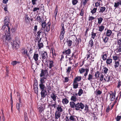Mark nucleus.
Returning <instances> with one entry per match:
<instances>
[{"instance_id": "nucleus-50", "label": "nucleus", "mask_w": 121, "mask_h": 121, "mask_svg": "<svg viewBox=\"0 0 121 121\" xmlns=\"http://www.w3.org/2000/svg\"><path fill=\"white\" fill-rule=\"evenodd\" d=\"M20 62L19 61H13L12 62L11 64L13 65V66H14L18 63L19 64Z\"/></svg>"}, {"instance_id": "nucleus-34", "label": "nucleus", "mask_w": 121, "mask_h": 121, "mask_svg": "<svg viewBox=\"0 0 121 121\" xmlns=\"http://www.w3.org/2000/svg\"><path fill=\"white\" fill-rule=\"evenodd\" d=\"M66 42L68 46L69 47L71 46L73 43L72 41V40L70 39L68 40V39H67V40Z\"/></svg>"}, {"instance_id": "nucleus-10", "label": "nucleus", "mask_w": 121, "mask_h": 121, "mask_svg": "<svg viewBox=\"0 0 121 121\" xmlns=\"http://www.w3.org/2000/svg\"><path fill=\"white\" fill-rule=\"evenodd\" d=\"M51 24V22L50 21L47 23V26L45 27V30L46 31L48 32L50 30Z\"/></svg>"}, {"instance_id": "nucleus-16", "label": "nucleus", "mask_w": 121, "mask_h": 121, "mask_svg": "<svg viewBox=\"0 0 121 121\" xmlns=\"http://www.w3.org/2000/svg\"><path fill=\"white\" fill-rule=\"evenodd\" d=\"M108 55V53L106 52H104L102 55V59L104 61L105 60L107 59V56Z\"/></svg>"}, {"instance_id": "nucleus-3", "label": "nucleus", "mask_w": 121, "mask_h": 121, "mask_svg": "<svg viewBox=\"0 0 121 121\" xmlns=\"http://www.w3.org/2000/svg\"><path fill=\"white\" fill-rule=\"evenodd\" d=\"M84 107V105L82 102L78 103L76 104L75 110H80L83 109Z\"/></svg>"}, {"instance_id": "nucleus-28", "label": "nucleus", "mask_w": 121, "mask_h": 121, "mask_svg": "<svg viewBox=\"0 0 121 121\" xmlns=\"http://www.w3.org/2000/svg\"><path fill=\"white\" fill-rule=\"evenodd\" d=\"M58 106L57 107V110L56 111L59 112L61 113V112L63 111V109L61 108V106H60L59 105H58Z\"/></svg>"}, {"instance_id": "nucleus-38", "label": "nucleus", "mask_w": 121, "mask_h": 121, "mask_svg": "<svg viewBox=\"0 0 121 121\" xmlns=\"http://www.w3.org/2000/svg\"><path fill=\"white\" fill-rule=\"evenodd\" d=\"M110 77L109 76H106L104 78L105 81H106L107 82H108L110 81Z\"/></svg>"}, {"instance_id": "nucleus-17", "label": "nucleus", "mask_w": 121, "mask_h": 121, "mask_svg": "<svg viewBox=\"0 0 121 121\" xmlns=\"http://www.w3.org/2000/svg\"><path fill=\"white\" fill-rule=\"evenodd\" d=\"M89 46L91 48L94 46V43L93 39L91 38L90 39V40L89 42Z\"/></svg>"}, {"instance_id": "nucleus-43", "label": "nucleus", "mask_w": 121, "mask_h": 121, "mask_svg": "<svg viewBox=\"0 0 121 121\" xmlns=\"http://www.w3.org/2000/svg\"><path fill=\"white\" fill-rule=\"evenodd\" d=\"M39 111L40 113H41L43 111V107L40 106L38 108Z\"/></svg>"}, {"instance_id": "nucleus-8", "label": "nucleus", "mask_w": 121, "mask_h": 121, "mask_svg": "<svg viewBox=\"0 0 121 121\" xmlns=\"http://www.w3.org/2000/svg\"><path fill=\"white\" fill-rule=\"evenodd\" d=\"M40 94L41 99H43L46 97L47 95V92L46 90L41 91Z\"/></svg>"}, {"instance_id": "nucleus-60", "label": "nucleus", "mask_w": 121, "mask_h": 121, "mask_svg": "<svg viewBox=\"0 0 121 121\" xmlns=\"http://www.w3.org/2000/svg\"><path fill=\"white\" fill-rule=\"evenodd\" d=\"M92 54V53H90V52L89 51H88L87 54L86 55V56H87V60H88V59L90 57V55H91Z\"/></svg>"}, {"instance_id": "nucleus-15", "label": "nucleus", "mask_w": 121, "mask_h": 121, "mask_svg": "<svg viewBox=\"0 0 121 121\" xmlns=\"http://www.w3.org/2000/svg\"><path fill=\"white\" fill-rule=\"evenodd\" d=\"M43 83H40L39 84L40 89L41 91L46 90V87Z\"/></svg>"}, {"instance_id": "nucleus-42", "label": "nucleus", "mask_w": 121, "mask_h": 121, "mask_svg": "<svg viewBox=\"0 0 121 121\" xmlns=\"http://www.w3.org/2000/svg\"><path fill=\"white\" fill-rule=\"evenodd\" d=\"M72 2L73 5H76L78 2V0H72Z\"/></svg>"}, {"instance_id": "nucleus-1", "label": "nucleus", "mask_w": 121, "mask_h": 121, "mask_svg": "<svg viewBox=\"0 0 121 121\" xmlns=\"http://www.w3.org/2000/svg\"><path fill=\"white\" fill-rule=\"evenodd\" d=\"M6 36L7 40L10 42L12 45L13 49H17L20 47L21 44L20 39L15 38L14 41L10 37V35L9 33H8Z\"/></svg>"}, {"instance_id": "nucleus-36", "label": "nucleus", "mask_w": 121, "mask_h": 121, "mask_svg": "<svg viewBox=\"0 0 121 121\" xmlns=\"http://www.w3.org/2000/svg\"><path fill=\"white\" fill-rule=\"evenodd\" d=\"M47 77H44L43 78H41L40 80V83H43L45 82V79H47Z\"/></svg>"}, {"instance_id": "nucleus-37", "label": "nucleus", "mask_w": 121, "mask_h": 121, "mask_svg": "<svg viewBox=\"0 0 121 121\" xmlns=\"http://www.w3.org/2000/svg\"><path fill=\"white\" fill-rule=\"evenodd\" d=\"M106 60V63L107 64L109 65L112 63V59H111L108 58Z\"/></svg>"}, {"instance_id": "nucleus-56", "label": "nucleus", "mask_w": 121, "mask_h": 121, "mask_svg": "<svg viewBox=\"0 0 121 121\" xmlns=\"http://www.w3.org/2000/svg\"><path fill=\"white\" fill-rule=\"evenodd\" d=\"M104 78V75L102 73H101L99 79L100 81H102L103 80Z\"/></svg>"}, {"instance_id": "nucleus-48", "label": "nucleus", "mask_w": 121, "mask_h": 121, "mask_svg": "<svg viewBox=\"0 0 121 121\" xmlns=\"http://www.w3.org/2000/svg\"><path fill=\"white\" fill-rule=\"evenodd\" d=\"M24 118L25 120H28V115L26 112H24Z\"/></svg>"}, {"instance_id": "nucleus-41", "label": "nucleus", "mask_w": 121, "mask_h": 121, "mask_svg": "<svg viewBox=\"0 0 121 121\" xmlns=\"http://www.w3.org/2000/svg\"><path fill=\"white\" fill-rule=\"evenodd\" d=\"M38 46L39 47V49L43 47V44L42 43H38Z\"/></svg>"}, {"instance_id": "nucleus-9", "label": "nucleus", "mask_w": 121, "mask_h": 121, "mask_svg": "<svg viewBox=\"0 0 121 121\" xmlns=\"http://www.w3.org/2000/svg\"><path fill=\"white\" fill-rule=\"evenodd\" d=\"M76 116L74 115H71L69 117V118H68V117L67 116L66 117V118L67 119V120H68L69 121H75L76 120V118H75Z\"/></svg>"}, {"instance_id": "nucleus-25", "label": "nucleus", "mask_w": 121, "mask_h": 121, "mask_svg": "<svg viewBox=\"0 0 121 121\" xmlns=\"http://www.w3.org/2000/svg\"><path fill=\"white\" fill-rule=\"evenodd\" d=\"M39 57V55L38 54L36 53H34L33 58L35 61H37L38 60Z\"/></svg>"}, {"instance_id": "nucleus-2", "label": "nucleus", "mask_w": 121, "mask_h": 121, "mask_svg": "<svg viewBox=\"0 0 121 121\" xmlns=\"http://www.w3.org/2000/svg\"><path fill=\"white\" fill-rule=\"evenodd\" d=\"M39 55L40 59L42 62L45 63V62L47 60L48 57L47 52L44 51H41L39 53Z\"/></svg>"}, {"instance_id": "nucleus-6", "label": "nucleus", "mask_w": 121, "mask_h": 121, "mask_svg": "<svg viewBox=\"0 0 121 121\" xmlns=\"http://www.w3.org/2000/svg\"><path fill=\"white\" fill-rule=\"evenodd\" d=\"M103 40V42H104L106 47H108L109 45L108 44L107 45V43H108V42L109 40V38L108 37L106 36L104 38L103 37H102Z\"/></svg>"}, {"instance_id": "nucleus-51", "label": "nucleus", "mask_w": 121, "mask_h": 121, "mask_svg": "<svg viewBox=\"0 0 121 121\" xmlns=\"http://www.w3.org/2000/svg\"><path fill=\"white\" fill-rule=\"evenodd\" d=\"M20 105L21 104H19V103H17L16 104V108L19 112H20Z\"/></svg>"}, {"instance_id": "nucleus-58", "label": "nucleus", "mask_w": 121, "mask_h": 121, "mask_svg": "<svg viewBox=\"0 0 121 121\" xmlns=\"http://www.w3.org/2000/svg\"><path fill=\"white\" fill-rule=\"evenodd\" d=\"M112 58L115 61H117V60H118L119 58L117 56L113 55L112 56Z\"/></svg>"}, {"instance_id": "nucleus-12", "label": "nucleus", "mask_w": 121, "mask_h": 121, "mask_svg": "<svg viewBox=\"0 0 121 121\" xmlns=\"http://www.w3.org/2000/svg\"><path fill=\"white\" fill-rule=\"evenodd\" d=\"M102 70L103 73H104V74H106L109 72L108 69L104 66H103V69Z\"/></svg>"}, {"instance_id": "nucleus-5", "label": "nucleus", "mask_w": 121, "mask_h": 121, "mask_svg": "<svg viewBox=\"0 0 121 121\" xmlns=\"http://www.w3.org/2000/svg\"><path fill=\"white\" fill-rule=\"evenodd\" d=\"M41 72V73L40 74V77H41L43 76L44 77H47V76L48 74L47 70L46 69L44 70L42 69Z\"/></svg>"}, {"instance_id": "nucleus-21", "label": "nucleus", "mask_w": 121, "mask_h": 121, "mask_svg": "<svg viewBox=\"0 0 121 121\" xmlns=\"http://www.w3.org/2000/svg\"><path fill=\"white\" fill-rule=\"evenodd\" d=\"M82 77L81 76H77L75 78L74 80V82H77L80 81L82 79Z\"/></svg>"}, {"instance_id": "nucleus-19", "label": "nucleus", "mask_w": 121, "mask_h": 121, "mask_svg": "<svg viewBox=\"0 0 121 121\" xmlns=\"http://www.w3.org/2000/svg\"><path fill=\"white\" fill-rule=\"evenodd\" d=\"M69 104L70 107L71 108H74L75 109L76 104H75L74 102L73 101L70 102Z\"/></svg>"}, {"instance_id": "nucleus-33", "label": "nucleus", "mask_w": 121, "mask_h": 121, "mask_svg": "<svg viewBox=\"0 0 121 121\" xmlns=\"http://www.w3.org/2000/svg\"><path fill=\"white\" fill-rule=\"evenodd\" d=\"M78 82H74L73 81V88L75 89H76L78 88Z\"/></svg>"}, {"instance_id": "nucleus-23", "label": "nucleus", "mask_w": 121, "mask_h": 121, "mask_svg": "<svg viewBox=\"0 0 121 121\" xmlns=\"http://www.w3.org/2000/svg\"><path fill=\"white\" fill-rule=\"evenodd\" d=\"M51 98L54 101H56V98L57 97L56 95L54 93H52L50 95Z\"/></svg>"}, {"instance_id": "nucleus-22", "label": "nucleus", "mask_w": 121, "mask_h": 121, "mask_svg": "<svg viewBox=\"0 0 121 121\" xmlns=\"http://www.w3.org/2000/svg\"><path fill=\"white\" fill-rule=\"evenodd\" d=\"M22 53L23 55H25V56H27L29 57V59H30V57L29 55V53H28L27 50H25L24 51L22 52Z\"/></svg>"}, {"instance_id": "nucleus-31", "label": "nucleus", "mask_w": 121, "mask_h": 121, "mask_svg": "<svg viewBox=\"0 0 121 121\" xmlns=\"http://www.w3.org/2000/svg\"><path fill=\"white\" fill-rule=\"evenodd\" d=\"M88 0H82L81 4L82 5L84 6H85L87 3Z\"/></svg>"}, {"instance_id": "nucleus-52", "label": "nucleus", "mask_w": 121, "mask_h": 121, "mask_svg": "<svg viewBox=\"0 0 121 121\" xmlns=\"http://www.w3.org/2000/svg\"><path fill=\"white\" fill-rule=\"evenodd\" d=\"M36 19L37 20V21L39 23L40 22L42 21L41 18L40 16L37 17Z\"/></svg>"}, {"instance_id": "nucleus-26", "label": "nucleus", "mask_w": 121, "mask_h": 121, "mask_svg": "<svg viewBox=\"0 0 121 121\" xmlns=\"http://www.w3.org/2000/svg\"><path fill=\"white\" fill-rule=\"evenodd\" d=\"M94 29L93 30L92 32L91 33V38L92 39H95V37H97L96 33L94 32Z\"/></svg>"}, {"instance_id": "nucleus-27", "label": "nucleus", "mask_w": 121, "mask_h": 121, "mask_svg": "<svg viewBox=\"0 0 121 121\" xmlns=\"http://www.w3.org/2000/svg\"><path fill=\"white\" fill-rule=\"evenodd\" d=\"M43 29L42 28H41L37 32L36 35L37 37H40L41 33L43 32Z\"/></svg>"}, {"instance_id": "nucleus-4", "label": "nucleus", "mask_w": 121, "mask_h": 121, "mask_svg": "<svg viewBox=\"0 0 121 121\" xmlns=\"http://www.w3.org/2000/svg\"><path fill=\"white\" fill-rule=\"evenodd\" d=\"M47 66L51 69L54 66V62L52 60H47L45 62Z\"/></svg>"}, {"instance_id": "nucleus-63", "label": "nucleus", "mask_w": 121, "mask_h": 121, "mask_svg": "<svg viewBox=\"0 0 121 121\" xmlns=\"http://www.w3.org/2000/svg\"><path fill=\"white\" fill-rule=\"evenodd\" d=\"M2 40H3V43H4L7 40L6 36H5L3 35L2 36Z\"/></svg>"}, {"instance_id": "nucleus-44", "label": "nucleus", "mask_w": 121, "mask_h": 121, "mask_svg": "<svg viewBox=\"0 0 121 121\" xmlns=\"http://www.w3.org/2000/svg\"><path fill=\"white\" fill-rule=\"evenodd\" d=\"M95 18V17L93 16H89L88 17V20L89 21H91L92 23L93 22V20H94Z\"/></svg>"}, {"instance_id": "nucleus-64", "label": "nucleus", "mask_w": 121, "mask_h": 121, "mask_svg": "<svg viewBox=\"0 0 121 121\" xmlns=\"http://www.w3.org/2000/svg\"><path fill=\"white\" fill-rule=\"evenodd\" d=\"M116 120L117 121H119L121 119V116H117L116 118Z\"/></svg>"}, {"instance_id": "nucleus-29", "label": "nucleus", "mask_w": 121, "mask_h": 121, "mask_svg": "<svg viewBox=\"0 0 121 121\" xmlns=\"http://www.w3.org/2000/svg\"><path fill=\"white\" fill-rule=\"evenodd\" d=\"M120 61V60L119 59L118 61H115L114 65V67L115 68H117V67H118L120 64L119 61Z\"/></svg>"}, {"instance_id": "nucleus-61", "label": "nucleus", "mask_w": 121, "mask_h": 121, "mask_svg": "<svg viewBox=\"0 0 121 121\" xmlns=\"http://www.w3.org/2000/svg\"><path fill=\"white\" fill-rule=\"evenodd\" d=\"M120 5V4L118 2H115L114 3V7L116 8H117Z\"/></svg>"}, {"instance_id": "nucleus-24", "label": "nucleus", "mask_w": 121, "mask_h": 121, "mask_svg": "<svg viewBox=\"0 0 121 121\" xmlns=\"http://www.w3.org/2000/svg\"><path fill=\"white\" fill-rule=\"evenodd\" d=\"M93 76L92 75V73H89L88 75L87 79L86 80H87L90 81L91 82H92V80L93 79Z\"/></svg>"}, {"instance_id": "nucleus-62", "label": "nucleus", "mask_w": 121, "mask_h": 121, "mask_svg": "<svg viewBox=\"0 0 121 121\" xmlns=\"http://www.w3.org/2000/svg\"><path fill=\"white\" fill-rule=\"evenodd\" d=\"M71 69V67H68V69L66 70V72L68 73H69Z\"/></svg>"}, {"instance_id": "nucleus-59", "label": "nucleus", "mask_w": 121, "mask_h": 121, "mask_svg": "<svg viewBox=\"0 0 121 121\" xmlns=\"http://www.w3.org/2000/svg\"><path fill=\"white\" fill-rule=\"evenodd\" d=\"M117 52H121V45H119L117 48L116 49Z\"/></svg>"}, {"instance_id": "nucleus-55", "label": "nucleus", "mask_w": 121, "mask_h": 121, "mask_svg": "<svg viewBox=\"0 0 121 121\" xmlns=\"http://www.w3.org/2000/svg\"><path fill=\"white\" fill-rule=\"evenodd\" d=\"M83 93V90L81 89H80L79 91L78 94L79 96H80Z\"/></svg>"}, {"instance_id": "nucleus-53", "label": "nucleus", "mask_w": 121, "mask_h": 121, "mask_svg": "<svg viewBox=\"0 0 121 121\" xmlns=\"http://www.w3.org/2000/svg\"><path fill=\"white\" fill-rule=\"evenodd\" d=\"M36 86V87H35L34 88V90L35 92L37 94L38 93V88L37 86Z\"/></svg>"}, {"instance_id": "nucleus-54", "label": "nucleus", "mask_w": 121, "mask_h": 121, "mask_svg": "<svg viewBox=\"0 0 121 121\" xmlns=\"http://www.w3.org/2000/svg\"><path fill=\"white\" fill-rule=\"evenodd\" d=\"M85 70L86 69H84L83 68H82L79 69V71L80 73H82L84 72Z\"/></svg>"}, {"instance_id": "nucleus-30", "label": "nucleus", "mask_w": 121, "mask_h": 121, "mask_svg": "<svg viewBox=\"0 0 121 121\" xmlns=\"http://www.w3.org/2000/svg\"><path fill=\"white\" fill-rule=\"evenodd\" d=\"M112 33V31L108 29L106 32V36L108 37H110Z\"/></svg>"}, {"instance_id": "nucleus-20", "label": "nucleus", "mask_w": 121, "mask_h": 121, "mask_svg": "<svg viewBox=\"0 0 121 121\" xmlns=\"http://www.w3.org/2000/svg\"><path fill=\"white\" fill-rule=\"evenodd\" d=\"M41 25L42 26V27L41 28H42L43 29V28L44 33L45 34V35H46V33L45 32L44 30L45 27L47 26V23H46L45 21L44 22L42 23Z\"/></svg>"}, {"instance_id": "nucleus-40", "label": "nucleus", "mask_w": 121, "mask_h": 121, "mask_svg": "<svg viewBox=\"0 0 121 121\" xmlns=\"http://www.w3.org/2000/svg\"><path fill=\"white\" fill-rule=\"evenodd\" d=\"M99 30L101 32L104 30V26L103 25H101L99 27Z\"/></svg>"}, {"instance_id": "nucleus-39", "label": "nucleus", "mask_w": 121, "mask_h": 121, "mask_svg": "<svg viewBox=\"0 0 121 121\" xmlns=\"http://www.w3.org/2000/svg\"><path fill=\"white\" fill-rule=\"evenodd\" d=\"M97 9V8H94L92 10L91 9V12L92 14H93L96 12Z\"/></svg>"}, {"instance_id": "nucleus-13", "label": "nucleus", "mask_w": 121, "mask_h": 121, "mask_svg": "<svg viewBox=\"0 0 121 121\" xmlns=\"http://www.w3.org/2000/svg\"><path fill=\"white\" fill-rule=\"evenodd\" d=\"M9 22V17L7 16L6 17L4 18V25L6 26L8 25Z\"/></svg>"}, {"instance_id": "nucleus-14", "label": "nucleus", "mask_w": 121, "mask_h": 121, "mask_svg": "<svg viewBox=\"0 0 121 121\" xmlns=\"http://www.w3.org/2000/svg\"><path fill=\"white\" fill-rule=\"evenodd\" d=\"M71 49L69 48L67 50H66L65 51H63L62 52V53L63 54H66V57H67V55H69L71 53Z\"/></svg>"}, {"instance_id": "nucleus-47", "label": "nucleus", "mask_w": 121, "mask_h": 121, "mask_svg": "<svg viewBox=\"0 0 121 121\" xmlns=\"http://www.w3.org/2000/svg\"><path fill=\"white\" fill-rule=\"evenodd\" d=\"M100 72L99 71H97L95 74V76L96 78H99V75H100Z\"/></svg>"}, {"instance_id": "nucleus-7", "label": "nucleus", "mask_w": 121, "mask_h": 121, "mask_svg": "<svg viewBox=\"0 0 121 121\" xmlns=\"http://www.w3.org/2000/svg\"><path fill=\"white\" fill-rule=\"evenodd\" d=\"M110 92L112 93H109L110 95V99L111 101H112L114 100L115 99L116 94L113 93L112 91H111Z\"/></svg>"}, {"instance_id": "nucleus-32", "label": "nucleus", "mask_w": 121, "mask_h": 121, "mask_svg": "<svg viewBox=\"0 0 121 121\" xmlns=\"http://www.w3.org/2000/svg\"><path fill=\"white\" fill-rule=\"evenodd\" d=\"M69 101L66 98H65L63 99L62 103L63 104H67L69 102Z\"/></svg>"}, {"instance_id": "nucleus-11", "label": "nucleus", "mask_w": 121, "mask_h": 121, "mask_svg": "<svg viewBox=\"0 0 121 121\" xmlns=\"http://www.w3.org/2000/svg\"><path fill=\"white\" fill-rule=\"evenodd\" d=\"M99 13H103L104 12L106 11L107 12V9H106V8L104 6L99 7Z\"/></svg>"}, {"instance_id": "nucleus-49", "label": "nucleus", "mask_w": 121, "mask_h": 121, "mask_svg": "<svg viewBox=\"0 0 121 121\" xmlns=\"http://www.w3.org/2000/svg\"><path fill=\"white\" fill-rule=\"evenodd\" d=\"M30 18L28 17V15H26L25 18V20L26 21V22H30Z\"/></svg>"}, {"instance_id": "nucleus-57", "label": "nucleus", "mask_w": 121, "mask_h": 121, "mask_svg": "<svg viewBox=\"0 0 121 121\" xmlns=\"http://www.w3.org/2000/svg\"><path fill=\"white\" fill-rule=\"evenodd\" d=\"M117 45H121V38L117 39Z\"/></svg>"}, {"instance_id": "nucleus-18", "label": "nucleus", "mask_w": 121, "mask_h": 121, "mask_svg": "<svg viewBox=\"0 0 121 121\" xmlns=\"http://www.w3.org/2000/svg\"><path fill=\"white\" fill-rule=\"evenodd\" d=\"M61 116V113L59 112L56 111L55 113V119H57L60 118Z\"/></svg>"}, {"instance_id": "nucleus-45", "label": "nucleus", "mask_w": 121, "mask_h": 121, "mask_svg": "<svg viewBox=\"0 0 121 121\" xmlns=\"http://www.w3.org/2000/svg\"><path fill=\"white\" fill-rule=\"evenodd\" d=\"M58 11V9L57 5L56 6V8L54 11V15L56 17L57 15V14Z\"/></svg>"}, {"instance_id": "nucleus-46", "label": "nucleus", "mask_w": 121, "mask_h": 121, "mask_svg": "<svg viewBox=\"0 0 121 121\" xmlns=\"http://www.w3.org/2000/svg\"><path fill=\"white\" fill-rule=\"evenodd\" d=\"M76 99L77 97L76 96H72L70 100L71 101L74 102L76 101Z\"/></svg>"}, {"instance_id": "nucleus-35", "label": "nucleus", "mask_w": 121, "mask_h": 121, "mask_svg": "<svg viewBox=\"0 0 121 121\" xmlns=\"http://www.w3.org/2000/svg\"><path fill=\"white\" fill-rule=\"evenodd\" d=\"M98 19V23L99 24H100L103 21V19L101 17H99L97 18Z\"/></svg>"}]
</instances>
